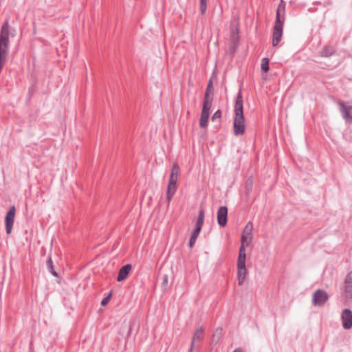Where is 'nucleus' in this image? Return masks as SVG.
Listing matches in <instances>:
<instances>
[{
	"mask_svg": "<svg viewBox=\"0 0 352 352\" xmlns=\"http://www.w3.org/2000/svg\"><path fill=\"white\" fill-rule=\"evenodd\" d=\"M335 52V50L331 47H325L323 50L320 52L321 56L329 57L332 56Z\"/></svg>",
	"mask_w": 352,
	"mask_h": 352,
	"instance_id": "nucleus-19",
	"label": "nucleus"
},
{
	"mask_svg": "<svg viewBox=\"0 0 352 352\" xmlns=\"http://www.w3.org/2000/svg\"><path fill=\"white\" fill-rule=\"evenodd\" d=\"M211 106H212L211 101L207 100H204L203 107H202L201 115H205V116H209Z\"/></svg>",
	"mask_w": 352,
	"mask_h": 352,
	"instance_id": "nucleus-16",
	"label": "nucleus"
},
{
	"mask_svg": "<svg viewBox=\"0 0 352 352\" xmlns=\"http://www.w3.org/2000/svg\"><path fill=\"white\" fill-rule=\"evenodd\" d=\"M253 224L252 222H248L244 228L241 236V243L242 245H250L253 239L252 235Z\"/></svg>",
	"mask_w": 352,
	"mask_h": 352,
	"instance_id": "nucleus-3",
	"label": "nucleus"
},
{
	"mask_svg": "<svg viewBox=\"0 0 352 352\" xmlns=\"http://www.w3.org/2000/svg\"><path fill=\"white\" fill-rule=\"evenodd\" d=\"M207 8V0H200V11L202 14L206 13Z\"/></svg>",
	"mask_w": 352,
	"mask_h": 352,
	"instance_id": "nucleus-23",
	"label": "nucleus"
},
{
	"mask_svg": "<svg viewBox=\"0 0 352 352\" xmlns=\"http://www.w3.org/2000/svg\"><path fill=\"white\" fill-rule=\"evenodd\" d=\"M247 273L245 263H237V278L239 285H243Z\"/></svg>",
	"mask_w": 352,
	"mask_h": 352,
	"instance_id": "nucleus-10",
	"label": "nucleus"
},
{
	"mask_svg": "<svg viewBox=\"0 0 352 352\" xmlns=\"http://www.w3.org/2000/svg\"><path fill=\"white\" fill-rule=\"evenodd\" d=\"M192 349H191V347L190 348L189 352H192Z\"/></svg>",
	"mask_w": 352,
	"mask_h": 352,
	"instance_id": "nucleus-29",
	"label": "nucleus"
},
{
	"mask_svg": "<svg viewBox=\"0 0 352 352\" xmlns=\"http://www.w3.org/2000/svg\"><path fill=\"white\" fill-rule=\"evenodd\" d=\"M221 116V112L220 110H217V111H215L214 113V114L212 115V118H211V120L212 121H214L216 119H219Z\"/></svg>",
	"mask_w": 352,
	"mask_h": 352,
	"instance_id": "nucleus-24",
	"label": "nucleus"
},
{
	"mask_svg": "<svg viewBox=\"0 0 352 352\" xmlns=\"http://www.w3.org/2000/svg\"><path fill=\"white\" fill-rule=\"evenodd\" d=\"M339 105L343 118L348 123L352 124V105L343 102H340Z\"/></svg>",
	"mask_w": 352,
	"mask_h": 352,
	"instance_id": "nucleus-6",
	"label": "nucleus"
},
{
	"mask_svg": "<svg viewBox=\"0 0 352 352\" xmlns=\"http://www.w3.org/2000/svg\"><path fill=\"white\" fill-rule=\"evenodd\" d=\"M328 298L329 296L324 290L318 289L313 294L312 302L315 306H321L327 301Z\"/></svg>",
	"mask_w": 352,
	"mask_h": 352,
	"instance_id": "nucleus-4",
	"label": "nucleus"
},
{
	"mask_svg": "<svg viewBox=\"0 0 352 352\" xmlns=\"http://www.w3.org/2000/svg\"><path fill=\"white\" fill-rule=\"evenodd\" d=\"M211 85H212V81L210 80V82H208V87H208L209 89L210 88Z\"/></svg>",
	"mask_w": 352,
	"mask_h": 352,
	"instance_id": "nucleus-28",
	"label": "nucleus"
},
{
	"mask_svg": "<svg viewBox=\"0 0 352 352\" xmlns=\"http://www.w3.org/2000/svg\"><path fill=\"white\" fill-rule=\"evenodd\" d=\"M282 10L283 12L285 11V5L283 4V0H281V2L278 5V7L276 10V21L273 30L272 38V45L274 46H276L282 38L283 26V21H281L280 19V12Z\"/></svg>",
	"mask_w": 352,
	"mask_h": 352,
	"instance_id": "nucleus-2",
	"label": "nucleus"
},
{
	"mask_svg": "<svg viewBox=\"0 0 352 352\" xmlns=\"http://www.w3.org/2000/svg\"><path fill=\"white\" fill-rule=\"evenodd\" d=\"M248 245H242L241 243V247L239 248V256L237 259V263H245V258H246V254H245V247H248Z\"/></svg>",
	"mask_w": 352,
	"mask_h": 352,
	"instance_id": "nucleus-14",
	"label": "nucleus"
},
{
	"mask_svg": "<svg viewBox=\"0 0 352 352\" xmlns=\"http://www.w3.org/2000/svg\"><path fill=\"white\" fill-rule=\"evenodd\" d=\"M16 208L14 206H11L9 211L6 213L5 217V225L6 234H10L13 227Z\"/></svg>",
	"mask_w": 352,
	"mask_h": 352,
	"instance_id": "nucleus-5",
	"label": "nucleus"
},
{
	"mask_svg": "<svg viewBox=\"0 0 352 352\" xmlns=\"http://www.w3.org/2000/svg\"><path fill=\"white\" fill-rule=\"evenodd\" d=\"M342 327L344 329H350L352 327V311L344 309L341 314Z\"/></svg>",
	"mask_w": 352,
	"mask_h": 352,
	"instance_id": "nucleus-7",
	"label": "nucleus"
},
{
	"mask_svg": "<svg viewBox=\"0 0 352 352\" xmlns=\"http://www.w3.org/2000/svg\"><path fill=\"white\" fill-rule=\"evenodd\" d=\"M111 297V292H110V294H109L107 297L104 298L102 300V301H101V305H102V306L106 305L109 302V300H110Z\"/></svg>",
	"mask_w": 352,
	"mask_h": 352,
	"instance_id": "nucleus-25",
	"label": "nucleus"
},
{
	"mask_svg": "<svg viewBox=\"0 0 352 352\" xmlns=\"http://www.w3.org/2000/svg\"><path fill=\"white\" fill-rule=\"evenodd\" d=\"M132 269V266L131 264H126L122 267L118 272V276L117 277V280L118 282H121L124 280L129 274L130 271Z\"/></svg>",
	"mask_w": 352,
	"mask_h": 352,
	"instance_id": "nucleus-12",
	"label": "nucleus"
},
{
	"mask_svg": "<svg viewBox=\"0 0 352 352\" xmlns=\"http://www.w3.org/2000/svg\"><path fill=\"white\" fill-rule=\"evenodd\" d=\"M233 352H241V348H236L235 349Z\"/></svg>",
	"mask_w": 352,
	"mask_h": 352,
	"instance_id": "nucleus-27",
	"label": "nucleus"
},
{
	"mask_svg": "<svg viewBox=\"0 0 352 352\" xmlns=\"http://www.w3.org/2000/svg\"><path fill=\"white\" fill-rule=\"evenodd\" d=\"M344 291L347 294V296L352 295V272H349L344 280Z\"/></svg>",
	"mask_w": 352,
	"mask_h": 352,
	"instance_id": "nucleus-13",
	"label": "nucleus"
},
{
	"mask_svg": "<svg viewBox=\"0 0 352 352\" xmlns=\"http://www.w3.org/2000/svg\"><path fill=\"white\" fill-rule=\"evenodd\" d=\"M179 176V166L176 163H174L170 171L169 179L170 180H178Z\"/></svg>",
	"mask_w": 352,
	"mask_h": 352,
	"instance_id": "nucleus-17",
	"label": "nucleus"
},
{
	"mask_svg": "<svg viewBox=\"0 0 352 352\" xmlns=\"http://www.w3.org/2000/svg\"><path fill=\"white\" fill-rule=\"evenodd\" d=\"M209 92H210V89H208V87H207L204 100H210L209 98H208Z\"/></svg>",
	"mask_w": 352,
	"mask_h": 352,
	"instance_id": "nucleus-26",
	"label": "nucleus"
},
{
	"mask_svg": "<svg viewBox=\"0 0 352 352\" xmlns=\"http://www.w3.org/2000/svg\"><path fill=\"white\" fill-rule=\"evenodd\" d=\"M228 208L221 206L217 212V221L220 226H225L227 223Z\"/></svg>",
	"mask_w": 352,
	"mask_h": 352,
	"instance_id": "nucleus-9",
	"label": "nucleus"
},
{
	"mask_svg": "<svg viewBox=\"0 0 352 352\" xmlns=\"http://www.w3.org/2000/svg\"><path fill=\"white\" fill-rule=\"evenodd\" d=\"M177 180H170L168 181V184L166 190V200L168 203H169L175 195L177 189Z\"/></svg>",
	"mask_w": 352,
	"mask_h": 352,
	"instance_id": "nucleus-11",
	"label": "nucleus"
},
{
	"mask_svg": "<svg viewBox=\"0 0 352 352\" xmlns=\"http://www.w3.org/2000/svg\"><path fill=\"white\" fill-rule=\"evenodd\" d=\"M261 67L264 72H267L269 70V59L267 58L262 59Z\"/></svg>",
	"mask_w": 352,
	"mask_h": 352,
	"instance_id": "nucleus-22",
	"label": "nucleus"
},
{
	"mask_svg": "<svg viewBox=\"0 0 352 352\" xmlns=\"http://www.w3.org/2000/svg\"><path fill=\"white\" fill-rule=\"evenodd\" d=\"M234 134L242 135L245 131V118L243 116V98L241 93L237 95L234 104Z\"/></svg>",
	"mask_w": 352,
	"mask_h": 352,
	"instance_id": "nucleus-1",
	"label": "nucleus"
},
{
	"mask_svg": "<svg viewBox=\"0 0 352 352\" xmlns=\"http://www.w3.org/2000/svg\"><path fill=\"white\" fill-rule=\"evenodd\" d=\"M200 231H201L200 230H198L196 228L193 231L192 236L189 240V246L190 248H192L194 245V244L195 243V241L199 234Z\"/></svg>",
	"mask_w": 352,
	"mask_h": 352,
	"instance_id": "nucleus-20",
	"label": "nucleus"
},
{
	"mask_svg": "<svg viewBox=\"0 0 352 352\" xmlns=\"http://www.w3.org/2000/svg\"><path fill=\"white\" fill-rule=\"evenodd\" d=\"M203 333L204 329L201 327L198 328L195 330L190 344L191 349H192L195 347L199 348L200 346L201 342L204 338Z\"/></svg>",
	"mask_w": 352,
	"mask_h": 352,
	"instance_id": "nucleus-8",
	"label": "nucleus"
},
{
	"mask_svg": "<svg viewBox=\"0 0 352 352\" xmlns=\"http://www.w3.org/2000/svg\"><path fill=\"white\" fill-rule=\"evenodd\" d=\"M204 217H205L204 211V210L201 209L199 212V214H198V217H197L196 226H195L196 229H198L200 230H201V228H202V226L204 223Z\"/></svg>",
	"mask_w": 352,
	"mask_h": 352,
	"instance_id": "nucleus-15",
	"label": "nucleus"
},
{
	"mask_svg": "<svg viewBox=\"0 0 352 352\" xmlns=\"http://www.w3.org/2000/svg\"><path fill=\"white\" fill-rule=\"evenodd\" d=\"M209 116L205 115H201L199 124L201 128H206L208 126Z\"/></svg>",
	"mask_w": 352,
	"mask_h": 352,
	"instance_id": "nucleus-21",
	"label": "nucleus"
},
{
	"mask_svg": "<svg viewBox=\"0 0 352 352\" xmlns=\"http://www.w3.org/2000/svg\"><path fill=\"white\" fill-rule=\"evenodd\" d=\"M48 271L55 277L58 276L57 272L54 270L51 256H49L46 262Z\"/></svg>",
	"mask_w": 352,
	"mask_h": 352,
	"instance_id": "nucleus-18",
	"label": "nucleus"
}]
</instances>
